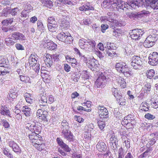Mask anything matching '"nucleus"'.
I'll use <instances>...</instances> for the list:
<instances>
[{"label": "nucleus", "mask_w": 158, "mask_h": 158, "mask_svg": "<svg viewBox=\"0 0 158 158\" xmlns=\"http://www.w3.org/2000/svg\"><path fill=\"white\" fill-rule=\"evenodd\" d=\"M28 137L30 142L38 150L41 151L45 148V143L42 137L40 135H37L35 133H29Z\"/></svg>", "instance_id": "1"}, {"label": "nucleus", "mask_w": 158, "mask_h": 158, "mask_svg": "<svg viewBox=\"0 0 158 158\" xmlns=\"http://www.w3.org/2000/svg\"><path fill=\"white\" fill-rule=\"evenodd\" d=\"M78 45L81 49L91 52L94 50L96 43L92 39H88L87 40L82 39L79 40Z\"/></svg>", "instance_id": "2"}, {"label": "nucleus", "mask_w": 158, "mask_h": 158, "mask_svg": "<svg viewBox=\"0 0 158 158\" xmlns=\"http://www.w3.org/2000/svg\"><path fill=\"white\" fill-rule=\"evenodd\" d=\"M103 5L106 6H112L114 8H116L118 10L119 9L123 10L126 8L127 5L124 1H121L118 0H105L103 2Z\"/></svg>", "instance_id": "3"}, {"label": "nucleus", "mask_w": 158, "mask_h": 158, "mask_svg": "<svg viewBox=\"0 0 158 158\" xmlns=\"http://www.w3.org/2000/svg\"><path fill=\"white\" fill-rule=\"evenodd\" d=\"M56 38L60 41L67 44L71 43L73 40V37L69 33L64 32L58 34Z\"/></svg>", "instance_id": "4"}, {"label": "nucleus", "mask_w": 158, "mask_h": 158, "mask_svg": "<svg viewBox=\"0 0 158 158\" xmlns=\"http://www.w3.org/2000/svg\"><path fill=\"white\" fill-rule=\"evenodd\" d=\"M134 120L135 118L134 116L132 114H129L123 118L121 122V124L127 129L132 128L133 127L132 122L134 121Z\"/></svg>", "instance_id": "5"}, {"label": "nucleus", "mask_w": 158, "mask_h": 158, "mask_svg": "<svg viewBox=\"0 0 158 158\" xmlns=\"http://www.w3.org/2000/svg\"><path fill=\"white\" fill-rule=\"evenodd\" d=\"M97 109L100 119L103 120L108 118V110L103 105L98 106Z\"/></svg>", "instance_id": "6"}, {"label": "nucleus", "mask_w": 158, "mask_h": 158, "mask_svg": "<svg viewBox=\"0 0 158 158\" xmlns=\"http://www.w3.org/2000/svg\"><path fill=\"white\" fill-rule=\"evenodd\" d=\"M144 33L141 29H136L131 31L130 34V37L132 39L136 40L140 39Z\"/></svg>", "instance_id": "7"}, {"label": "nucleus", "mask_w": 158, "mask_h": 158, "mask_svg": "<svg viewBox=\"0 0 158 158\" xmlns=\"http://www.w3.org/2000/svg\"><path fill=\"white\" fill-rule=\"evenodd\" d=\"M142 64L141 58L139 56H133L131 65L135 69H139L140 68Z\"/></svg>", "instance_id": "8"}, {"label": "nucleus", "mask_w": 158, "mask_h": 158, "mask_svg": "<svg viewBox=\"0 0 158 158\" xmlns=\"http://www.w3.org/2000/svg\"><path fill=\"white\" fill-rule=\"evenodd\" d=\"M148 63L152 66L156 65L158 64V53L156 52H153L150 54L148 57Z\"/></svg>", "instance_id": "9"}, {"label": "nucleus", "mask_w": 158, "mask_h": 158, "mask_svg": "<svg viewBox=\"0 0 158 158\" xmlns=\"http://www.w3.org/2000/svg\"><path fill=\"white\" fill-rule=\"evenodd\" d=\"M144 5L146 8L150 7L154 10L158 9V0H146Z\"/></svg>", "instance_id": "10"}, {"label": "nucleus", "mask_w": 158, "mask_h": 158, "mask_svg": "<svg viewBox=\"0 0 158 158\" xmlns=\"http://www.w3.org/2000/svg\"><path fill=\"white\" fill-rule=\"evenodd\" d=\"M26 128L28 129L31 132L30 133H35L36 135H39L41 132V127L40 126L36 125H30V124L28 123L27 124Z\"/></svg>", "instance_id": "11"}, {"label": "nucleus", "mask_w": 158, "mask_h": 158, "mask_svg": "<svg viewBox=\"0 0 158 158\" xmlns=\"http://www.w3.org/2000/svg\"><path fill=\"white\" fill-rule=\"evenodd\" d=\"M2 62L0 63V75L1 74L4 75L7 73L8 72V68L6 66V60L5 58H2Z\"/></svg>", "instance_id": "12"}, {"label": "nucleus", "mask_w": 158, "mask_h": 158, "mask_svg": "<svg viewBox=\"0 0 158 158\" xmlns=\"http://www.w3.org/2000/svg\"><path fill=\"white\" fill-rule=\"evenodd\" d=\"M106 79L105 76L102 73L96 81L94 84L95 86L97 88L102 87V84Z\"/></svg>", "instance_id": "13"}, {"label": "nucleus", "mask_w": 158, "mask_h": 158, "mask_svg": "<svg viewBox=\"0 0 158 158\" xmlns=\"http://www.w3.org/2000/svg\"><path fill=\"white\" fill-rule=\"evenodd\" d=\"M11 37L15 40L23 41L26 40V37L23 34L16 31L13 33L11 34Z\"/></svg>", "instance_id": "14"}, {"label": "nucleus", "mask_w": 158, "mask_h": 158, "mask_svg": "<svg viewBox=\"0 0 158 158\" xmlns=\"http://www.w3.org/2000/svg\"><path fill=\"white\" fill-rule=\"evenodd\" d=\"M40 98L39 100V103L40 107L46 106L47 105V100L46 94L43 93L40 94Z\"/></svg>", "instance_id": "15"}, {"label": "nucleus", "mask_w": 158, "mask_h": 158, "mask_svg": "<svg viewBox=\"0 0 158 158\" xmlns=\"http://www.w3.org/2000/svg\"><path fill=\"white\" fill-rule=\"evenodd\" d=\"M62 133L64 138L67 140L69 141H73L74 136L70 131H69L67 130L63 129L62 131Z\"/></svg>", "instance_id": "16"}, {"label": "nucleus", "mask_w": 158, "mask_h": 158, "mask_svg": "<svg viewBox=\"0 0 158 158\" xmlns=\"http://www.w3.org/2000/svg\"><path fill=\"white\" fill-rule=\"evenodd\" d=\"M0 113L2 115L10 117L11 114L10 109L6 105L1 106L0 109Z\"/></svg>", "instance_id": "17"}, {"label": "nucleus", "mask_w": 158, "mask_h": 158, "mask_svg": "<svg viewBox=\"0 0 158 158\" xmlns=\"http://www.w3.org/2000/svg\"><path fill=\"white\" fill-rule=\"evenodd\" d=\"M128 66L125 63L120 62L117 63L115 65V68L117 71L120 73H122Z\"/></svg>", "instance_id": "18"}, {"label": "nucleus", "mask_w": 158, "mask_h": 158, "mask_svg": "<svg viewBox=\"0 0 158 158\" xmlns=\"http://www.w3.org/2000/svg\"><path fill=\"white\" fill-rule=\"evenodd\" d=\"M38 56L35 54H31L29 57L28 61L31 66H35L37 63Z\"/></svg>", "instance_id": "19"}, {"label": "nucleus", "mask_w": 158, "mask_h": 158, "mask_svg": "<svg viewBox=\"0 0 158 158\" xmlns=\"http://www.w3.org/2000/svg\"><path fill=\"white\" fill-rule=\"evenodd\" d=\"M47 111L45 110H43L41 109H39L37 111V117L40 119L43 120H45L47 116Z\"/></svg>", "instance_id": "20"}, {"label": "nucleus", "mask_w": 158, "mask_h": 158, "mask_svg": "<svg viewBox=\"0 0 158 158\" xmlns=\"http://www.w3.org/2000/svg\"><path fill=\"white\" fill-rule=\"evenodd\" d=\"M79 10L81 11L94 10V8L90 5V3L88 2L79 7L78 8Z\"/></svg>", "instance_id": "21"}, {"label": "nucleus", "mask_w": 158, "mask_h": 158, "mask_svg": "<svg viewBox=\"0 0 158 158\" xmlns=\"http://www.w3.org/2000/svg\"><path fill=\"white\" fill-rule=\"evenodd\" d=\"M116 81L122 88L124 89L126 87V82L123 78L121 77H119L116 78Z\"/></svg>", "instance_id": "22"}, {"label": "nucleus", "mask_w": 158, "mask_h": 158, "mask_svg": "<svg viewBox=\"0 0 158 158\" xmlns=\"http://www.w3.org/2000/svg\"><path fill=\"white\" fill-rule=\"evenodd\" d=\"M96 147L97 149L100 152H105L107 149L106 145L103 142L98 143L96 145Z\"/></svg>", "instance_id": "23"}, {"label": "nucleus", "mask_w": 158, "mask_h": 158, "mask_svg": "<svg viewBox=\"0 0 158 158\" xmlns=\"http://www.w3.org/2000/svg\"><path fill=\"white\" fill-rule=\"evenodd\" d=\"M117 137L115 135L114 133L112 135L110 138V145L112 147V149L114 150V152L117 151V150L116 149L114 148V147L113 146L114 144H115V145L117 146L116 144V142L117 141Z\"/></svg>", "instance_id": "24"}, {"label": "nucleus", "mask_w": 158, "mask_h": 158, "mask_svg": "<svg viewBox=\"0 0 158 158\" xmlns=\"http://www.w3.org/2000/svg\"><path fill=\"white\" fill-rule=\"evenodd\" d=\"M45 55V56L46 57L44 60L45 64L48 67H50L52 64V61L51 55L48 53H46Z\"/></svg>", "instance_id": "25"}, {"label": "nucleus", "mask_w": 158, "mask_h": 158, "mask_svg": "<svg viewBox=\"0 0 158 158\" xmlns=\"http://www.w3.org/2000/svg\"><path fill=\"white\" fill-rule=\"evenodd\" d=\"M20 80L22 82L27 84H31V80L30 77L25 74L19 76Z\"/></svg>", "instance_id": "26"}, {"label": "nucleus", "mask_w": 158, "mask_h": 158, "mask_svg": "<svg viewBox=\"0 0 158 158\" xmlns=\"http://www.w3.org/2000/svg\"><path fill=\"white\" fill-rule=\"evenodd\" d=\"M60 26L62 29H67L70 26V23L65 18L62 19L61 20Z\"/></svg>", "instance_id": "27"}, {"label": "nucleus", "mask_w": 158, "mask_h": 158, "mask_svg": "<svg viewBox=\"0 0 158 158\" xmlns=\"http://www.w3.org/2000/svg\"><path fill=\"white\" fill-rule=\"evenodd\" d=\"M45 46V47L48 50H53L56 48L57 45L52 41H50L47 42Z\"/></svg>", "instance_id": "28"}, {"label": "nucleus", "mask_w": 158, "mask_h": 158, "mask_svg": "<svg viewBox=\"0 0 158 158\" xmlns=\"http://www.w3.org/2000/svg\"><path fill=\"white\" fill-rule=\"evenodd\" d=\"M18 96V94L17 92H14L13 90L10 91L9 95L7 96V98L8 99L10 102L13 101L14 99L16 98Z\"/></svg>", "instance_id": "29"}, {"label": "nucleus", "mask_w": 158, "mask_h": 158, "mask_svg": "<svg viewBox=\"0 0 158 158\" xmlns=\"http://www.w3.org/2000/svg\"><path fill=\"white\" fill-rule=\"evenodd\" d=\"M24 97L28 103L31 104L33 103L34 98L31 94L26 93L24 94Z\"/></svg>", "instance_id": "30"}, {"label": "nucleus", "mask_w": 158, "mask_h": 158, "mask_svg": "<svg viewBox=\"0 0 158 158\" xmlns=\"http://www.w3.org/2000/svg\"><path fill=\"white\" fill-rule=\"evenodd\" d=\"M41 76L43 81L45 83H48L50 81V77L48 74L46 73V72L44 73L41 72Z\"/></svg>", "instance_id": "31"}, {"label": "nucleus", "mask_w": 158, "mask_h": 158, "mask_svg": "<svg viewBox=\"0 0 158 158\" xmlns=\"http://www.w3.org/2000/svg\"><path fill=\"white\" fill-rule=\"evenodd\" d=\"M22 111L24 114L26 116H29L31 114V109L27 106H23Z\"/></svg>", "instance_id": "32"}, {"label": "nucleus", "mask_w": 158, "mask_h": 158, "mask_svg": "<svg viewBox=\"0 0 158 158\" xmlns=\"http://www.w3.org/2000/svg\"><path fill=\"white\" fill-rule=\"evenodd\" d=\"M48 27L49 30L51 32H56L57 30L58 25L57 24H49Z\"/></svg>", "instance_id": "33"}, {"label": "nucleus", "mask_w": 158, "mask_h": 158, "mask_svg": "<svg viewBox=\"0 0 158 158\" xmlns=\"http://www.w3.org/2000/svg\"><path fill=\"white\" fill-rule=\"evenodd\" d=\"M122 73L123 74L124 76L127 77L132 76L133 75V73L128 67Z\"/></svg>", "instance_id": "34"}, {"label": "nucleus", "mask_w": 158, "mask_h": 158, "mask_svg": "<svg viewBox=\"0 0 158 158\" xmlns=\"http://www.w3.org/2000/svg\"><path fill=\"white\" fill-rule=\"evenodd\" d=\"M118 155L117 158H123L125 154L126 153L124 151L123 148L121 147L120 148L118 152Z\"/></svg>", "instance_id": "35"}, {"label": "nucleus", "mask_w": 158, "mask_h": 158, "mask_svg": "<svg viewBox=\"0 0 158 158\" xmlns=\"http://www.w3.org/2000/svg\"><path fill=\"white\" fill-rule=\"evenodd\" d=\"M81 59L88 66V67L90 68L92 67L93 65L91 63L92 61L89 60L84 55L83 56Z\"/></svg>", "instance_id": "36"}, {"label": "nucleus", "mask_w": 158, "mask_h": 158, "mask_svg": "<svg viewBox=\"0 0 158 158\" xmlns=\"http://www.w3.org/2000/svg\"><path fill=\"white\" fill-rule=\"evenodd\" d=\"M140 107L141 110L144 111H147L149 110L148 104L146 102H142Z\"/></svg>", "instance_id": "37"}, {"label": "nucleus", "mask_w": 158, "mask_h": 158, "mask_svg": "<svg viewBox=\"0 0 158 158\" xmlns=\"http://www.w3.org/2000/svg\"><path fill=\"white\" fill-rule=\"evenodd\" d=\"M154 75L155 71L152 69L148 70L146 73V75L147 77L149 79L152 78Z\"/></svg>", "instance_id": "38"}, {"label": "nucleus", "mask_w": 158, "mask_h": 158, "mask_svg": "<svg viewBox=\"0 0 158 158\" xmlns=\"http://www.w3.org/2000/svg\"><path fill=\"white\" fill-rule=\"evenodd\" d=\"M111 90L113 94L116 98V99H118L119 97H121V95L118 93L117 89L114 88H112L111 89Z\"/></svg>", "instance_id": "39"}, {"label": "nucleus", "mask_w": 158, "mask_h": 158, "mask_svg": "<svg viewBox=\"0 0 158 158\" xmlns=\"http://www.w3.org/2000/svg\"><path fill=\"white\" fill-rule=\"evenodd\" d=\"M100 119L98 122V126L101 130H102L105 127V124L104 121Z\"/></svg>", "instance_id": "40"}, {"label": "nucleus", "mask_w": 158, "mask_h": 158, "mask_svg": "<svg viewBox=\"0 0 158 158\" xmlns=\"http://www.w3.org/2000/svg\"><path fill=\"white\" fill-rule=\"evenodd\" d=\"M154 44H153L152 42L151 41H149L148 40H145L144 42L143 43V46L144 47L146 48H149L152 47Z\"/></svg>", "instance_id": "41"}, {"label": "nucleus", "mask_w": 158, "mask_h": 158, "mask_svg": "<svg viewBox=\"0 0 158 158\" xmlns=\"http://www.w3.org/2000/svg\"><path fill=\"white\" fill-rule=\"evenodd\" d=\"M13 38H6L5 40V43L7 45H13L15 42L13 41Z\"/></svg>", "instance_id": "42"}, {"label": "nucleus", "mask_w": 158, "mask_h": 158, "mask_svg": "<svg viewBox=\"0 0 158 158\" xmlns=\"http://www.w3.org/2000/svg\"><path fill=\"white\" fill-rule=\"evenodd\" d=\"M48 25L57 24L55 18L53 16L50 17L48 18Z\"/></svg>", "instance_id": "43"}, {"label": "nucleus", "mask_w": 158, "mask_h": 158, "mask_svg": "<svg viewBox=\"0 0 158 158\" xmlns=\"http://www.w3.org/2000/svg\"><path fill=\"white\" fill-rule=\"evenodd\" d=\"M114 44L113 43H110L108 42L107 43L106 48L108 50H110L114 49L115 48Z\"/></svg>", "instance_id": "44"}, {"label": "nucleus", "mask_w": 158, "mask_h": 158, "mask_svg": "<svg viewBox=\"0 0 158 158\" xmlns=\"http://www.w3.org/2000/svg\"><path fill=\"white\" fill-rule=\"evenodd\" d=\"M45 5L47 7L51 8L53 6V2L50 0H44Z\"/></svg>", "instance_id": "45"}, {"label": "nucleus", "mask_w": 158, "mask_h": 158, "mask_svg": "<svg viewBox=\"0 0 158 158\" xmlns=\"http://www.w3.org/2000/svg\"><path fill=\"white\" fill-rule=\"evenodd\" d=\"M117 101H118L119 104L121 105H124L126 103V100L121 95L118 99H116Z\"/></svg>", "instance_id": "46"}, {"label": "nucleus", "mask_w": 158, "mask_h": 158, "mask_svg": "<svg viewBox=\"0 0 158 158\" xmlns=\"http://www.w3.org/2000/svg\"><path fill=\"white\" fill-rule=\"evenodd\" d=\"M106 53L108 56L111 57H113L117 55L115 51L113 50H108L106 51Z\"/></svg>", "instance_id": "47"}, {"label": "nucleus", "mask_w": 158, "mask_h": 158, "mask_svg": "<svg viewBox=\"0 0 158 158\" xmlns=\"http://www.w3.org/2000/svg\"><path fill=\"white\" fill-rule=\"evenodd\" d=\"M151 149L148 148L143 153L139 155V158H143L148 156V155L149 152L151 151Z\"/></svg>", "instance_id": "48"}, {"label": "nucleus", "mask_w": 158, "mask_h": 158, "mask_svg": "<svg viewBox=\"0 0 158 158\" xmlns=\"http://www.w3.org/2000/svg\"><path fill=\"white\" fill-rule=\"evenodd\" d=\"M152 36L151 35H149L146 39V40H148L149 41H151L154 44L155 42L156 41V38H155V36Z\"/></svg>", "instance_id": "49"}, {"label": "nucleus", "mask_w": 158, "mask_h": 158, "mask_svg": "<svg viewBox=\"0 0 158 158\" xmlns=\"http://www.w3.org/2000/svg\"><path fill=\"white\" fill-rule=\"evenodd\" d=\"M3 154L6 156L10 158H14L13 155L10 153L9 152L6 148H4L3 152Z\"/></svg>", "instance_id": "50"}, {"label": "nucleus", "mask_w": 158, "mask_h": 158, "mask_svg": "<svg viewBox=\"0 0 158 158\" xmlns=\"http://www.w3.org/2000/svg\"><path fill=\"white\" fill-rule=\"evenodd\" d=\"M91 102L89 101H87L83 103L82 105L84 106L85 108H86V109H91Z\"/></svg>", "instance_id": "51"}, {"label": "nucleus", "mask_w": 158, "mask_h": 158, "mask_svg": "<svg viewBox=\"0 0 158 158\" xmlns=\"http://www.w3.org/2000/svg\"><path fill=\"white\" fill-rule=\"evenodd\" d=\"M77 109L78 111L84 110L85 111L89 112L91 111V109H86V108H85L82 106H79L77 107Z\"/></svg>", "instance_id": "52"}, {"label": "nucleus", "mask_w": 158, "mask_h": 158, "mask_svg": "<svg viewBox=\"0 0 158 158\" xmlns=\"http://www.w3.org/2000/svg\"><path fill=\"white\" fill-rule=\"evenodd\" d=\"M156 141L155 139L152 138L150 139V140L148 143L147 144V146L148 147H150L156 143Z\"/></svg>", "instance_id": "53"}, {"label": "nucleus", "mask_w": 158, "mask_h": 158, "mask_svg": "<svg viewBox=\"0 0 158 158\" xmlns=\"http://www.w3.org/2000/svg\"><path fill=\"white\" fill-rule=\"evenodd\" d=\"M71 63V65L72 66L75 67L76 65H78L79 64L78 62L77 61L76 59L75 58H72L71 60L69 61Z\"/></svg>", "instance_id": "54"}, {"label": "nucleus", "mask_w": 158, "mask_h": 158, "mask_svg": "<svg viewBox=\"0 0 158 158\" xmlns=\"http://www.w3.org/2000/svg\"><path fill=\"white\" fill-rule=\"evenodd\" d=\"M145 118L148 120H153L155 118V116L151 114L147 113L144 115Z\"/></svg>", "instance_id": "55"}, {"label": "nucleus", "mask_w": 158, "mask_h": 158, "mask_svg": "<svg viewBox=\"0 0 158 158\" xmlns=\"http://www.w3.org/2000/svg\"><path fill=\"white\" fill-rule=\"evenodd\" d=\"M37 25L38 29L39 30H44V27L43 24L40 20H39L37 22Z\"/></svg>", "instance_id": "56"}, {"label": "nucleus", "mask_w": 158, "mask_h": 158, "mask_svg": "<svg viewBox=\"0 0 158 158\" xmlns=\"http://www.w3.org/2000/svg\"><path fill=\"white\" fill-rule=\"evenodd\" d=\"M152 107L155 109L158 108V101L156 100H153L151 102Z\"/></svg>", "instance_id": "57"}, {"label": "nucleus", "mask_w": 158, "mask_h": 158, "mask_svg": "<svg viewBox=\"0 0 158 158\" xmlns=\"http://www.w3.org/2000/svg\"><path fill=\"white\" fill-rule=\"evenodd\" d=\"M121 33V31L120 30L117 29L113 31V34L115 36L117 37L120 35Z\"/></svg>", "instance_id": "58"}, {"label": "nucleus", "mask_w": 158, "mask_h": 158, "mask_svg": "<svg viewBox=\"0 0 158 158\" xmlns=\"http://www.w3.org/2000/svg\"><path fill=\"white\" fill-rule=\"evenodd\" d=\"M74 118L77 121L80 123H83L84 120V119H83L81 117L77 115L75 116Z\"/></svg>", "instance_id": "59"}, {"label": "nucleus", "mask_w": 158, "mask_h": 158, "mask_svg": "<svg viewBox=\"0 0 158 158\" xmlns=\"http://www.w3.org/2000/svg\"><path fill=\"white\" fill-rule=\"evenodd\" d=\"M15 47L18 50H23L24 49V47L22 44L19 43L16 44Z\"/></svg>", "instance_id": "60"}, {"label": "nucleus", "mask_w": 158, "mask_h": 158, "mask_svg": "<svg viewBox=\"0 0 158 158\" xmlns=\"http://www.w3.org/2000/svg\"><path fill=\"white\" fill-rule=\"evenodd\" d=\"M19 11V9L18 8H15L11 10V11H10L11 15H16L18 11Z\"/></svg>", "instance_id": "61"}, {"label": "nucleus", "mask_w": 158, "mask_h": 158, "mask_svg": "<svg viewBox=\"0 0 158 158\" xmlns=\"http://www.w3.org/2000/svg\"><path fill=\"white\" fill-rule=\"evenodd\" d=\"M101 27V31L102 32L104 33L106 30L108 28V25L106 24H102Z\"/></svg>", "instance_id": "62"}, {"label": "nucleus", "mask_w": 158, "mask_h": 158, "mask_svg": "<svg viewBox=\"0 0 158 158\" xmlns=\"http://www.w3.org/2000/svg\"><path fill=\"white\" fill-rule=\"evenodd\" d=\"M15 148H13V151L15 152H18L19 153H20L21 152V151L18 145H15Z\"/></svg>", "instance_id": "63"}, {"label": "nucleus", "mask_w": 158, "mask_h": 158, "mask_svg": "<svg viewBox=\"0 0 158 158\" xmlns=\"http://www.w3.org/2000/svg\"><path fill=\"white\" fill-rule=\"evenodd\" d=\"M2 124L3 127L6 128H8L10 127L9 124L8 122L6 120H3L2 121Z\"/></svg>", "instance_id": "64"}]
</instances>
